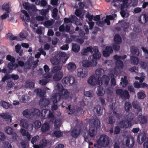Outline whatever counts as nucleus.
<instances>
[{
	"instance_id": "nucleus-18",
	"label": "nucleus",
	"mask_w": 148,
	"mask_h": 148,
	"mask_svg": "<svg viewBox=\"0 0 148 148\" xmlns=\"http://www.w3.org/2000/svg\"><path fill=\"white\" fill-rule=\"evenodd\" d=\"M97 129L95 128L90 127L88 132V134L92 138H94L97 133Z\"/></svg>"
},
{
	"instance_id": "nucleus-48",
	"label": "nucleus",
	"mask_w": 148,
	"mask_h": 148,
	"mask_svg": "<svg viewBox=\"0 0 148 148\" xmlns=\"http://www.w3.org/2000/svg\"><path fill=\"white\" fill-rule=\"evenodd\" d=\"M48 141L46 140L42 139L40 143V146L41 147L43 148L45 147Z\"/></svg>"
},
{
	"instance_id": "nucleus-31",
	"label": "nucleus",
	"mask_w": 148,
	"mask_h": 148,
	"mask_svg": "<svg viewBox=\"0 0 148 148\" xmlns=\"http://www.w3.org/2000/svg\"><path fill=\"white\" fill-rule=\"evenodd\" d=\"M50 126L49 124L46 123H45L42 126L41 128V130L42 132H45L49 130V129Z\"/></svg>"
},
{
	"instance_id": "nucleus-63",
	"label": "nucleus",
	"mask_w": 148,
	"mask_h": 148,
	"mask_svg": "<svg viewBox=\"0 0 148 148\" xmlns=\"http://www.w3.org/2000/svg\"><path fill=\"white\" fill-rule=\"evenodd\" d=\"M23 114L24 116L27 118H29L30 117V114L27 109H26L23 111Z\"/></svg>"
},
{
	"instance_id": "nucleus-10",
	"label": "nucleus",
	"mask_w": 148,
	"mask_h": 148,
	"mask_svg": "<svg viewBox=\"0 0 148 148\" xmlns=\"http://www.w3.org/2000/svg\"><path fill=\"white\" fill-rule=\"evenodd\" d=\"M88 71L85 68H79L77 70V76L80 77H86L88 75Z\"/></svg>"
},
{
	"instance_id": "nucleus-52",
	"label": "nucleus",
	"mask_w": 148,
	"mask_h": 148,
	"mask_svg": "<svg viewBox=\"0 0 148 148\" xmlns=\"http://www.w3.org/2000/svg\"><path fill=\"white\" fill-rule=\"evenodd\" d=\"M127 79V77L125 76H124V78L122 77L121 79V81L123 84V87L126 86L128 84V81Z\"/></svg>"
},
{
	"instance_id": "nucleus-20",
	"label": "nucleus",
	"mask_w": 148,
	"mask_h": 148,
	"mask_svg": "<svg viewBox=\"0 0 148 148\" xmlns=\"http://www.w3.org/2000/svg\"><path fill=\"white\" fill-rule=\"evenodd\" d=\"M148 19V16L146 14H142L138 18V22L141 24L145 23Z\"/></svg>"
},
{
	"instance_id": "nucleus-8",
	"label": "nucleus",
	"mask_w": 148,
	"mask_h": 148,
	"mask_svg": "<svg viewBox=\"0 0 148 148\" xmlns=\"http://www.w3.org/2000/svg\"><path fill=\"white\" fill-rule=\"evenodd\" d=\"M100 81L99 79L96 78L94 75L90 76L88 80V83L92 86L100 85Z\"/></svg>"
},
{
	"instance_id": "nucleus-43",
	"label": "nucleus",
	"mask_w": 148,
	"mask_h": 148,
	"mask_svg": "<svg viewBox=\"0 0 148 148\" xmlns=\"http://www.w3.org/2000/svg\"><path fill=\"white\" fill-rule=\"evenodd\" d=\"M51 62L54 65L59 64L60 63V60L56 58H53L51 59Z\"/></svg>"
},
{
	"instance_id": "nucleus-6",
	"label": "nucleus",
	"mask_w": 148,
	"mask_h": 148,
	"mask_svg": "<svg viewBox=\"0 0 148 148\" xmlns=\"http://www.w3.org/2000/svg\"><path fill=\"white\" fill-rule=\"evenodd\" d=\"M116 93L122 98L128 99L130 97L129 92L127 90L124 91L122 89H118L116 90Z\"/></svg>"
},
{
	"instance_id": "nucleus-54",
	"label": "nucleus",
	"mask_w": 148,
	"mask_h": 148,
	"mask_svg": "<svg viewBox=\"0 0 148 148\" xmlns=\"http://www.w3.org/2000/svg\"><path fill=\"white\" fill-rule=\"evenodd\" d=\"M62 92L63 93V95L65 97L66 99H67L69 97L70 93L67 90L63 89L62 91Z\"/></svg>"
},
{
	"instance_id": "nucleus-45",
	"label": "nucleus",
	"mask_w": 148,
	"mask_h": 148,
	"mask_svg": "<svg viewBox=\"0 0 148 148\" xmlns=\"http://www.w3.org/2000/svg\"><path fill=\"white\" fill-rule=\"evenodd\" d=\"M131 62L134 65H137L139 62L138 58L133 56L131 58Z\"/></svg>"
},
{
	"instance_id": "nucleus-28",
	"label": "nucleus",
	"mask_w": 148,
	"mask_h": 148,
	"mask_svg": "<svg viewBox=\"0 0 148 148\" xmlns=\"http://www.w3.org/2000/svg\"><path fill=\"white\" fill-rule=\"evenodd\" d=\"M72 50L73 52L77 53L79 51L80 49V46L79 45L73 43H72Z\"/></svg>"
},
{
	"instance_id": "nucleus-21",
	"label": "nucleus",
	"mask_w": 148,
	"mask_h": 148,
	"mask_svg": "<svg viewBox=\"0 0 148 148\" xmlns=\"http://www.w3.org/2000/svg\"><path fill=\"white\" fill-rule=\"evenodd\" d=\"M93 48L91 46H89L87 47L84 49H82V51L81 53L83 55H87L90 52L91 53H93Z\"/></svg>"
},
{
	"instance_id": "nucleus-53",
	"label": "nucleus",
	"mask_w": 148,
	"mask_h": 148,
	"mask_svg": "<svg viewBox=\"0 0 148 148\" xmlns=\"http://www.w3.org/2000/svg\"><path fill=\"white\" fill-rule=\"evenodd\" d=\"M137 95L139 99H143L145 97V94L142 92H139L138 93Z\"/></svg>"
},
{
	"instance_id": "nucleus-44",
	"label": "nucleus",
	"mask_w": 148,
	"mask_h": 148,
	"mask_svg": "<svg viewBox=\"0 0 148 148\" xmlns=\"http://www.w3.org/2000/svg\"><path fill=\"white\" fill-rule=\"evenodd\" d=\"M15 62H10L8 63V67L10 70H12L14 69L16 67L18 66L17 64H16L15 66V64L14 63Z\"/></svg>"
},
{
	"instance_id": "nucleus-64",
	"label": "nucleus",
	"mask_w": 148,
	"mask_h": 148,
	"mask_svg": "<svg viewBox=\"0 0 148 148\" xmlns=\"http://www.w3.org/2000/svg\"><path fill=\"white\" fill-rule=\"evenodd\" d=\"M121 130L120 128L118 126H116L114 128V134H117L119 133Z\"/></svg>"
},
{
	"instance_id": "nucleus-14",
	"label": "nucleus",
	"mask_w": 148,
	"mask_h": 148,
	"mask_svg": "<svg viewBox=\"0 0 148 148\" xmlns=\"http://www.w3.org/2000/svg\"><path fill=\"white\" fill-rule=\"evenodd\" d=\"M132 105L133 108L136 109L137 114H142V109L140 106L139 103L137 101H134L132 102Z\"/></svg>"
},
{
	"instance_id": "nucleus-35",
	"label": "nucleus",
	"mask_w": 148,
	"mask_h": 148,
	"mask_svg": "<svg viewBox=\"0 0 148 148\" xmlns=\"http://www.w3.org/2000/svg\"><path fill=\"white\" fill-rule=\"evenodd\" d=\"M114 41L116 44H120L121 42V39L120 35L116 34L114 38Z\"/></svg>"
},
{
	"instance_id": "nucleus-55",
	"label": "nucleus",
	"mask_w": 148,
	"mask_h": 148,
	"mask_svg": "<svg viewBox=\"0 0 148 148\" xmlns=\"http://www.w3.org/2000/svg\"><path fill=\"white\" fill-rule=\"evenodd\" d=\"M1 103L2 106L4 108H5L6 109H8L10 106V105L9 103H8L4 101H2Z\"/></svg>"
},
{
	"instance_id": "nucleus-39",
	"label": "nucleus",
	"mask_w": 148,
	"mask_h": 148,
	"mask_svg": "<svg viewBox=\"0 0 148 148\" xmlns=\"http://www.w3.org/2000/svg\"><path fill=\"white\" fill-rule=\"evenodd\" d=\"M52 134L54 136L59 138L62 136L63 133L60 131L56 130L53 132Z\"/></svg>"
},
{
	"instance_id": "nucleus-17",
	"label": "nucleus",
	"mask_w": 148,
	"mask_h": 148,
	"mask_svg": "<svg viewBox=\"0 0 148 148\" xmlns=\"http://www.w3.org/2000/svg\"><path fill=\"white\" fill-rule=\"evenodd\" d=\"M0 116L7 121V123H11L12 117L10 115L7 114L3 113L2 114H0Z\"/></svg>"
},
{
	"instance_id": "nucleus-22",
	"label": "nucleus",
	"mask_w": 148,
	"mask_h": 148,
	"mask_svg": "<svg viewBox=\"0 0 148 148\" xmlns=\"http://www.w3.org/2000/svg\"><path fill=\"white\" fill-rule=\"evenodd\" d=\"M91 121L93 122V123L91 125L90 127L95 128L97 129L99 128L100 124V122L98 119H92Z\"/></svg>"
},
{
	"instance_id": "nucleus-33",
	"label": "nucleus",
	"mask_w": 148,
	"mask_h": 148,
	"mask_svg": "<svg viewBox=\"0 0 148 148\" xmlns=\"http://www.w3.org/2000/svg\"><path fill=\"white\" fill-rule=\"evenodd\" d=\"M130 26L128 23L123 22L122 23L121 27L124 32H127Z\"/></svg>"
},
{
	"instance_id": "nucleus-2",
	"label": "nucleus",
	"mask_w": 148,
	"mask_h": 148,
	"mask_svg": "<svg viewBox=\"0 0 148 148\" xmlns=\"http://www.w3.org/2000/svg\"><path fill=\"white\" fill-rule=\"evenodd\" d=\"M97 146L99 148L101 147H106L108 146L110 142L108 137L105 134L100 136L99 138L96 141Z\"/></svg>"
},
{
	"instance_id": "nucleus-25",
	"label": "nucleus",
	"mask_w": 148,
	"mask_h": 148,
	"mask_svg": "<svg viewBox=\"0 0 148 148\" xmlns=\"http://www.w3.org/2000/svg\"><path fill=\"white\" fill-rule=\"evenodd\" d=\"M130 51L132 54L134 56H138L139 52L138 49L135 46H131L130 47Z\"/></svg>"
},
{
	"instance_id": "nucleus-50",
	"label": "nucleus",
	"mask_w": 148,
	"mask_h": 148,
	"mask_svg": "<svg viewBox=\"0 0 148 148\" xmlns=\"http://www.w3.org/2000/svg\"><path fill=\"white\" fill-rule=\"evenodd\" d=\"M128 1V0H121V1L123 3L121 5V10H123L124 8L127 7Z\"/></svg>"
},
{
	"instance_id": "nucleus-37",
	"label": "nucleus",
	"mask_w": 148,
	"mask_h": 148,
	"mask_svg": "<svg viewBox=\"0 0 148 148\" xmlns=\"http://www.w3.org/2000/svg\"><path fill=\"white\" fill-rule=\"evenodd\" d=\"M7 37L9 38L10 40H16L17 41H20L21 40L19 39L17 36H13V34L10 33H8L7 34Z\"/></svg>"
},
{
	"instance_id": "nucleus-56",
	"label": "nucleus",
	"mask_w": 148,
	"mask_h": 148,
	"mask_svg": "<svg viewBox=\"0 0 148 148\" xmlns=\"http://www.w3.org/2000/svg\"><path fill=\"white\" fill-rule=\"evenodd\" d=\"M127 57V56L126 55H124L122 56H118L117 55H115L114 56V59H124Z\"/></svg>"
},
{
	"instance_id": "nucleus-46",
	"label": "nucleus",
	"mask_w": 148,
	"mask_h": 148,
	"mask_svg": "<svg viewBox=\"0 0 148 148\" xmlns=\"http://www.w3.org/2000/svg\"><path fill=\"white\" fill-rule=\"evenodd\" d=\"M84 95L85 96L90 97H92L94 95V93L92 90H90L84 92Z\"/></svg>"
},
{
	"instance_id": "nucleus-23",
	"label": "nucleus",
	"mask_w": 148,
	"mask_h": 148,
	"mask_svg": "<svg viewBox=\"0 0 148 148\" xmlns=\"http://www.w3.org/2000/svg\"><path fill=\"white\" fill-rule=\"evenodd\" d=\"M128 121H126L125 120H123L120 122L119 124L121 128H126L129 126L131 127L132 125V124L128 123Z\"/></svg>"
},
{
	"instance_id": "nucleus-36",
	"label": "nucleus",
	"mask_w": 148,
	"mask_h": 148,
	"mask_svg": "<svg viewBox=\"0 0 148 148\" xmlns=\"http://www.w3.org/2000/svg\"><path fill=\"white\" fill-rule=\"evenodd\" d=\"M28 123L27 120L25 119H22L20 121L19 125L20 126L25 128L27 127V125L28 124Z\"/></svg>"
},
{
	"instance_id": "nucleus-34",
	"label": "nucleus",
	"mask_w": 148,
	"mask_h": 148,
	"mask_svg": "<svg viewBox=\"0 0 148 148\" xmlns=\"http://www.w3.org/2000/svg\"><path fill=\"white\" fill-rule=\"evenodd\" d=\"M34 93H37V94L39 95L41 97H44L45 91L44 90L41 89H36L34 91Z\"/></svg>"
},
{
	"instance_id": "nucleus-41",
	"label": "nucleus",
	"mask_w": 148,
	"mask_h": 148,
	"mask_svg": "<svg viewBox=\"0 0 148 148\" xmlns=\"http://www.w3.org/2000/svg\"><path fill=\"white\" fill-rule=\"evenodd\" d=\"M104 73V71L101 68L97 69L95 71V74L98 79H99V77L101 76V75Z\"/></svg>"
},
{
	"instance_id": "nucleus-58",
	"label": "nucleus",
	"mask_w": 148,
	"mask_h": 148,
	"mask_svg": "<svg viewBox=\"0 0 148 148\" xmlns=\"http://www.w3.org/2000/svg\"><path fill=\"white\" fill-rule=\"evenodd\" d=\"M2 8L3 10L6 11L8 13L10 12L9 11V5L8 4H4L2 5Z\"/></svg>"
},
{
	"instance_id": "nucleus-62",
	"label": "nucleus",
	"mask_w": 148,
	"mask_h": 148,
	"mask_svg": "<svg viewBox=\"0 0 148 148\" xmlns=\"http://www.w3.org/2000/svg\"><path fill=\"white\" fill-rule=\"evenodd\" d=\"M57 55L59 57L60 59H62L63 58H64L66 56V54L64 52H59Z\"/></svg>"
},
{
	"instance_id": "nucleus-57",
	"label": "nucleus",
	"mask_w": 148,
	"mask_h": 148,
	"mask_svg": "<svg viewBox=\"0 0 148 148\" xmlns=\"http://www.w3.org/2000/svg\"><path fill=\"white\" fill-rule=\"evenodd\" d=\"M5 132L7 134L9 135H12L14 133L13 130L12 129L9 127L6 128Z\"/></svg>"
},
{
	"instance_id": "nucleus-5",
	"label": "nucleus",
	"mask_w": 148,
	"mask_h": 148,
	"mask_svg": "<svg viewBox=\"0 0 148 148\" xmlns=\"http://www.w3.org/2000/svg\"><path fill=\"white\" fill-rule=\"evenodd\" d=\"M75 81V78L71 76H68L63 78L62 82L64 86L71 85Z\"/></svg>"
},
{
	"instance_id": "nucleus-47",
	"label": "nucleus",
	"mask_w": 148,
	"mask_h": 148,
	"mask_svg": "<svg viewBox=\"0 0 148 148\" xmlns=\"http://www.w3.org/2000/svg\"><path fill=\"white\" fill-rule=\"evenodd\" d=\"M40 101L42 102L43 105L45 106H48L50 103L49 100L46 98L41 99L40 100Z\"/></svg>"
},
{
	"instance_id": "nucleus-16",
	"label": "nucleus",
	"mask_w": 148,
	"mask_h": 148,
	"mask_svg": "<svg viewBox=\"0 0 148 148\" xmlns=\"http://www.w3.org/2000/svg\"><path fill=\"white\" fill-rule=\"evenodd\" d=\"M66 68L71 72L74 71L76 69V65L73 62H70L66 65Z\"/></svg>"
},
{
	"instance_id": "nucleus-61",
	"label": "nucleus",
	"mask_w": 148,
	"mask_h": 148,
	"mask_svg": "<svg viewBox=\"0 0 148 148\" xmlns=\"http://www.w3.org/2000/svg\"><path fill=\"white\" fill-rule=\"evenodd\" d=\"M26 128H25L29 132H31L32 131L33 128V125L32 124H28L27 125Z\"/></svg>"
},
{
	"instance_id": "nucleus-7",
	"label": "nucleus",
	"mask_w": 148,
	"mask_h": 148,
	"mask_svg": "<svg viewBox=\"0 0 148 148\" xmlns=\"http://www.w3.org/2000/svg\"><path fill=\"white\" fill-rule=\"evenodd\" d=\"M82 127L79 125H76L71 132V136L73 138H77L80 134Z\"/></svg>"
},
{
	"instance_id": "nucleus-24",
	"label": "nucleus",
	"mask_w": 148,
	"mask_h": 148,
	"mask_svg": "<svg viewBox=\"0 0 148 148\" xmlns=\"http://www.w3.org/2000/svg\"><path fill=\"white\" fill-rule=\"evenodd\" d=\"M138 121L140 124H145L147 123V117L141 114L138 116Z\"/></svg>"
},
{
	"instance_id": "nucleus-38",
	"label": "nucleus",
	"mask_w": 148,
	"mask_h": 148,
	"mask_svg": "<svg viewBox=\"0 0 148 148\" xmlns=\"http://www.w3.org/2000/svg\"><path fill=\"white\" fill-rule=\"evenodd\" d=\"M109 76L111 77L110 84L111 86H114L116 84V82L114 74L112 73L110 74Z\"/></svg>"
},
{
	"instance_id": "nucleus-11",
	"label": "nucleus",
	"mask_w": 148,
	"mask_h": 148,
	"mask_svg": "<svg viewBox=\"0 0 148 148\" xmlns=\"http://www.w3.org/2000/svg\"><path fill=\"white\" fill-rule=\"evenodd\" d=\"M134 138L132 136L127 137L126 145L127 147L132 148L134 146Z\"/></svg>"
},
{
	"instance_id": "nucleus-60",
	"label": "nucleus",
	"mask_w": 148,
	"mask_h": 148,
	"mask_svg": "<svg viewBox=\"0 0 148 148\" xmlns=\"http://www.w3.org/2000/svg\"><path fill=\"white\" fill-rule=\"evenodd\" d=\"M10 78V75L9 74H6L2 78L1 81L4 82L6 80H8Z\"/></svg>"
},
{
	"instance_id": "nucleus-12",
	"label": "nucleus",
	"mask_w": 148,
	"mask_h": 148,
	"mask_svg": "<svg viewBox=\"0 0 148 148\" xmlns=\"http://www.w3.org/2000/svg\"><path fill=\"white\" fill-rule=\"evenodd\" d=\"M113 51L112 48L111 46H107L105 49L103 51V55L104 57H108L109 56L110 53H112Z\"/></svg>"
},
{
	"instance_id": "nucleus-49",
	"label": "nucleus",
	"mask_w": 148,
	"mask_h": 148,
	"mask_svg": "<svg viewBox=\"0 0 148 148\" xmlns=\"http://www.w3.org/2000/svg\"><path fill=\"white\" fill-rule=\"evenodd\" d=\"M6 59L8 61L12 62H15V58L13 56H12L11 55L8 54L6 57Z\"/></svg>"
},
{
	"instance_id": "nucleus-3",
	"label": "nucleus",
	"mask_w": 148,
	"mask_h": 148,
	"mask_svg": "<svg viewBox=\"0 0 148 148\" xmlns=\"http://www.w3.org/2000/svg\"><path fill=\"white\" fill-rule=\"evenodd\" d=\"M111 108L113 112L112 115L109 116L108 118V123L111 125H114L116 121L115 117L119 119H120L123 116L122 114L117 113V110L113 107V105L111 106Z\"/></svg>"
},
{
	"instance_id": "nucleus-30",
	"label": "nucleus",
	"mask_w": 148,
	"mask_h": 148,
	"mask_svg": "<svg viewBox=\"0 0 148 148\" xmlns=\"http://www.w3.org/2000/svg\"><path fill=\"white\" fill-rule=\"evenodd\" d=\"M97 114L98 116H100L102 114L103 109L102 107L99 105H97L95 108Z\"/></svg>"
},
{
	"instance_id": "nucleus-27",
	"label": "nucleus",
	"mask_w": 148,
	"mask_h": 148,
	"mask_svg": "<svg viewBox=\"0 0 148 148\" xmlns=\"http://www.w3.org/2000/svg\"><path fill=\"white\" fill-rule=\"evenodd\" d=\"M99 87L97 89V95L99 96H101L103 95L105 93V91L103 88L100 85H98Z\"/></svg>"
},
{
	"instance_id": "nucleus-13",
	"label": "nucleus",
	"mask_w": 148,
	"mask_h": 148,
	"mask_svg": "<svg viewBox=\"0 0 148 148\" xmlns=\"http://www.w3.org/2000/svg\"><path fill=\"white\" fill-rule=\"evenodd\" d=\"M146 138V134L145 132L140 133L137 136V140L138 143L143 142Z\"/></svg>"
},
{
	"instance_id": "nucleus-32",
	"label": "nucleus",
	"mask_w": 148,
	"mask_h": 148,
	"mask_svg": "<svg viewBox=\"0 0 148 148\" xmlns=\"http://www.w3.org/2000/svg\"><path fill=\"white\" fill-rule=\"evenodd\" d=\"M21 46L19 44H17L15 46V51L16 53H18L20 56H21L22 55L23 51L21 50Z\"/></svg>"
},
{
	"instance_id": "nucleus-59",
	"label": "nucleus",
	"mask_w": 148,
	"mask_h": 148,
	"mask_svg": "<svg viewBox=\"0 0 148 148\" xmlns=\"http://www.w3.org/2000/svg\"><path fill=\"white\" fill-rule=\"evenodd\" d=\"M39 138V136L38 135H36L32 137L31 140L32 143L34 145V143H36Z\"/></svg>"
},
{
	"instance_id": "nucleus-26",
	"label": "nucleus",
	"mask_w": 148,
	"mask_h": 148,
	"mask_svg": "<svg viewBox=\"0 0 148 148\" xmlns=\"http://www.w3.org/2000/svg\"><path fill=\"white\" fill-rule=\"evenodd\" d=\"M62 68L61 65H56L53 66L51 69V73L52 74L56 73L58 71L61 70Z\"/></svg>"
},
{
	"instance_id": "nucleus-40",
	"label": "nucleus",
	"mask_w": 148,
	"mask_h": 148,
	"mask_svg": "<svg viewBox=\"0 0 148 148\" xmlns=\"http://www.w3.org/2000/svg\"><path fill=\"white\" fill-rule=\"evenodd\" d=\"M116 60L115 62L116 66L118 68H122L123 66V62L120 59H115Z\"/></svg>"
},
{
	"instance_id": "nucleus-51",
	"label": "nucleus",
	"mask_w": 148,
	"mask_h": 148,
	"mask_svg": "<svg viewBox=\"0 0 148 148\" xmlns=\"http://www.w3.org/2000/svg\"><path fill=\"white\" fill-rule=\"evenodd\" d=\"M32 114L34 116H39L40 114V111L38 109L35 108L32 112Z\"/></svg>"
},
{
	"instance_id": "nucleus-9",
	"label": "nucleus",
	"mask_w": 148,
	"mask_h": 148,
	"mask_svg": "<svg viewBox=\"0 0 148 148\" xmlns=\"http://www.w3.org/2000/svg\"><path fill=\"white\" fill-rule=\"evenodd\" d=\"M134 114L132 112L129 113L125 116V119L128 121V123L132 124L138 123V121L137 120H133L134 118Z\"/></svg>"
},
{
	"instance_id": "nucleus-1",
	"label": "nucleus",
	"mask_w": 148,
	"mask_h": 148,
	"mask_svg": "<svg viewBox=\"0 0 148 148\" xmlns=\"http://www.w3.org/2000/svg\"><path fill=\"white\" fill-rule=\"evenodd\" d=\"M93 53L92 55L93 59L89 60V58L91 59L90 57L88 58V60H83L82 62V66L85 67H89L92 66H95L97 64V60L99 59L101 56V53L99 51L98 48L97 46L93 47Z\"/></svg>"
},
{
	"instance_id": "nucleus-29",
	"label": "nucleus",
	"mask_w": 148,
	"mask_h": 148,
	"mask_svg": "<svg viewBox=\"0 0 148 148\" xmlns=\"http://www.w3.org/2000/svg\"><path fill=\"white\" fill-rule=\"evenodd\" d=\"M132 106L131 103L129 102L126 101L124 104L125 110L127 112H129L132 109Z\"/></svg>"
},
{
	"instance_id": "nucleus-19",
	"label": "nucleus",
	"mask_w": 148,
	"mask_h": 148,
	"mask_svg": "<svg viewBox=\"0 0 148 148\" xmlns=\"http://www.w3.org/2000/svg\"><path fill=\"white\" fill-rule=\"evenodd\" d=\"M63 73L61 71H59L55 73L53 77V79L55 81L60 80L62 77Z\"/></svg>"
},
{
	"instance_id": "nucleus-42",
	"label": "nucleus",
	"mask_w": 148,
	"mask_h": 148,
	"mask_svg": "<svg viewBox=\"0 0 148 148\" xmlns=\"http://www.w3.org/2000/svg\"><path fill=\"white\" fill-rule=\"evenodd\" d=\"M23 5L24 8L27 10L28 11L30 10L33 11L34 10V8L33 7L30 6L28 3H24Z\"/></svg>"
},
{
	"instance_id": "nucleus-15",
	"label": "nucleus",
	"mask_w": 148,
	"mask_h": 148,
	"mask_svg": "<svg viewBox=\"0 0 148 148\" xmlns=\"http://www.w3.org/2000/svg\"><path fill=\"white\" fill-rule=\"evenodd\" d=\"M110 78L108 76L106 75H103L100 79H99V81H100V85L103 84V83L106 86H107L108 84Z\"/></svg>"
},
{
	"instance_id": "nucleus-4",
	"label": "nucleus",
	"mask_w": 148,
	"mask_h": 148,
	"mask_svg": "<svg viewBox=\"0 0 148 148\" xmlns=\"http://www.w3.org/2000/svg\"><path fill=\"white\" fill-rule=\"evenodd\" d=\"M53 104L51 108L53 110H56L58 108V106L55 104L59 102L61 99V96L58 93H53L51 98Z\"/></svg>"
}]
</instances>
